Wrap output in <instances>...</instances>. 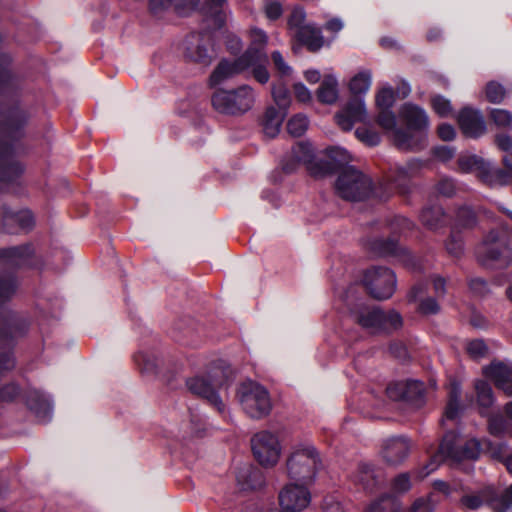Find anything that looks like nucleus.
<instances>
[{
	"label": "nucleus",
	"mask_w": 512,
	"mask_h": 512,
	"mask_svg": "<svg viewBox=\"0 0 512 512\" xmlns=\"http://www.w3.org/2000/svg\"><path fill=\"white\" fill-rule=\"evenodd\" d=\"M152 15L161 18L174 12L179 16H188L196 10L210 20L216 28H222L227 20V0H206L200 6V0H147Z\"/></svg>",
	"instance_id": "nucleus-1"
},
{
	"label": "nucleus",
	"mask_w": 512,
	"mask_h": 512,
	"mask_svg": "<svg viewBox=\"0 0 512 512\" xmlns=\"http://www.w3.org/2000/svg\"><path fill=\"white\" fill-rule=\"evenodd\" d=\"M34 255L33 246L30 243L8 248H0V269L20 268L29 266ZM19 288V280L12 272L0 274V304L8 303L16 295Z\"/></svg>",
	"instance_id": "nucleus-2"
},
{
	"label": "nucleus",
	"mask_w": 512,
	"mask_h": 512,
	"mask_svg": "<svg viewBox=\"0 0 512 512\" xmlns=\"http://www.w3.org/2000/svg\"><path fill=\"white\" fill-rule=\"evenodd\" d=\"M371 83L370 70H362L350 80L349 90L354 97L335 115L336 122L342 130L349 131L355 123L366 121L367 111L363 95L369 91Z\"/></svg>",
	"instance_id": "nucleus-3"
},
{
	"label": "nucleus",
	"mask_w": 512,
	"mask_h": 512,
	"mask_svg": "<svg viewBox=\"0 0 512 512\" xmlns=\"http://www.w3.org/2000/svg\"><path fill=\"white\" fill-rule=\"evenodd\" d=\"M424 167L419 159H410L405 164H395L389 168L386 178L375 188V198L387 200L394 193L408 195L412 190V179L418 177Z\"/></svg>",
	"instance_id": "nucleus-4"
},
{
	"label": "nucleus",
	"mask_w": 512,
	"mask_h": 512,
	"mask_svg": "<svg viewBox=\"0 0 512 512\" xmlns=\"http://www.w3.org/2000/svg\"><path fill=\"white\" fill-rule=\"evenodd\" d=\"M480 453V443L476 439L463 441L455 432H447L428 464L423 467L422 477L428 476L437 469L440 462L451 460L460 462L463 459H477Z\"/></svg>",
	"instance_id": "nucleus-5"
},
{
	"label": "nucleus",
	"mask_w": 512,
	"mask_h": 512,
	"mask_svg": "<svg viewBox=\"0 0 512 512\" xmlns=\"http://www.w3.org/2000/svg\"><path fill=\"white\" fill-rule=\"evenodd\" d=\"M352 320L373 335L391 334L403 325V319L394 309L383 310L379 306L360 305L351 311Z\"/></svg>",
	"instance_id": "nucleus-6"
},
{
	"label": "nucleus",
	"mask_w": 512,
	"mask_h": 512,
	"mask_svg": "<svg viewBox=\"0 0 512 512\" xmlns=\"http://www.w3.org/2000/svg\"><path fill=\"white\" fill-rule=\"evenodd\" d=\"M460 506L467 510H478L488 506L493 512H512V483L505 489L492 485L478 490H463Z\"/></svg>",
	"instance_id": "nucleus-7"
},
{
	"label": "nucleus",
	"mask_w": 512,
	"mask_h": 512,
	"mask_svg": "<svg viewBox=\"0 0 512 512\" xmlns=\"http://www.w3.org/2000/svg\"><path fill=\"white\" fill-rule=\"evenodd\" d=\"M321 466L319 453L311 444L293 447L286 461L288 477L303 484L313 483Z\"/></svg>",
	"instance_id": "nucleus-8"
},
{
	"label": "nucleus",
	"mask_w": 512,
	"mask_h": 512,
	"mask_svg": "<svg viewBox=\"0 0 512 512\" xmlns=\"http://www.w3.org/2000/svg\"><path fill=\"white\" fill-rule=\"evenodd\" d=\"M376 185L371 179L353 166L341 170L335 182V190L339 197L348 201H363L366 198H375Z\"/></svg>",
	"instance_id": "nucleus-9"
},
{
	"label": "nucleus",
	"mask_w": 512,
	"mask_h": 512,
	"mask_svg": "<svg viewBox=\"0 0 512 512\" xmlns=\"http://www.w3.org/2000/svg\"><path fill=\"white\" fill-rule=\"evenodd\" d=\"M255 102V92L248 85L234 90L219 89L211 97L213 108L226 115H242L249 111Z\"/></svg>",
	"instance_id": "nucleus-10"
},
{
	"label": "nucleus",
	"mask_w": 512,
	"mask_h": 512,
	"mask_svg": "<svg viewBox=\"0 0 512 512\" xmlns=\"http://www.w3.org/2000/svg\"><path fill=\"white\" fill-rule=\"evenodd\" d=\"M237 398L244 412L254 419L267 416L272 409L268 390L252 380L244 381L239 385Z\"/></svg>",
	"instance_id": "nucleus-11"
},
{
	"label": "nucleus",
	"mask_w": 512,
	"mask_h": 512,
	"mask_svg": "<svg viewBox=\"0 0 512 512\" xmlns=\"http://www.w3.org/2000/svg\"><path fill=\"white\" fill-rule=\"evenodd\" d=\"M188 390L205 400L220 415L226 416V405L220 395L225 383L217 378L216 371L206 376H195L186 381Z\"/></svg>",
	"instance_id": "nucleus-12"
},
{
	"label": "nucleus",
	"mask_w": 512,
	"mask_h": 512,
	"mask_svg": "<svg viewBox=\"0 0 512 512\" xmlns=\"http://www.w3.org/2000/svg\"><path fill=\"white\" fill-rule=\"evenodd\" d=\"M481 261L488 264H495L503 267L512 260V250L508 245L507 238L497 230H491L483 240L478 249Z\"/></svg>",
	"instance_id": "nucleus-13"
},
{
	"label": "nucleus",
	"mask_w": 512,
	"mask_h": 512,
	"mask_svg": "<svg viewBox=\"0 0 512 512\" xmlns=\"http://www.w3.org/2000/svg\"><path fill=\"white\" fill-rule=\"evenodd\" d=\"M362 281L368 293L377 300L390 298L396 288L395 273L387 267L374 266L367 269Z\"/></svg>",
	"instance_id": "nucleus-14"
},
{
	"label": "nucleus",
	"mask_w": 512,
	"mask_h": 512,
	"mask_svg": "<svg viewBox=\"0 0 512 512\" xmlns=\"http://www.w3.org/2000/svg\"><path fill=\"white\" fill-rule=\"evenodd\" d=\"M182 53L189 62L208 66L216 57L212 39L207 33L193 32L182 42Z\"/></svg>",
	"instance_id": "nucleus-15"
},
{
	"label": "nucleus",
	"mask_w": 512,
	"mask_h": 512,
	"mask_svg": "<svg viewBox=\"0 0 512 512\" xmlns=\"http://www.w3.org/2000/svg\"><path fill=\"white\" fill-rule=\"evenodd\" d=\"M255 459L264 467H273L279 460L281 447L278 438L269 431H261L251 439Z\"/></svg>",
	"instance_id": "nucleus-16"
},
{
	"label": "nucleus",
	"mask_w": 512,
	"mask_h": 512,
	"mask_svg": "<svg viewBox=\"0 0 512 512\" xmlns=\"http://www.w3.org/2000/svg\"><path fill=\"white\" fill-rule=\"evenodd\" d=\"M306 485L298 482L285 485L278 494L281 510L271 509L268 512H301L306 509L311 502V493Z\"/></svg>",
	"instance_id": "nucleus-17"
},
{
	"label": "nucleus",
	"mask_w": 512,
	"mask_h": 512,
	"mask_svg": "<svg viewBox=\"0 0 512 512\" xmlns=\"http://www.w3.org/2000/svg\"><path fill=\"white\" fill-rule=\"evenodd\" d=\"M350 160L351 156L346 149L330 147L325 150L323 157H318L314 163L310 164L309 173L317 178L324 177L336 172Z\"/></svg>",
	"instance_id": "nucleus-18"
},
{
	"label": "nucleus",
	"mask_w": 512,
	"mask_h": 512,
	"mask_svg": "<svg viewBox=\"0 0 512 512\" xmlns=\"http://www.w3.org/2000/svg\"><path fill=\"white\" fill-rule=\"evenodd\" d=\"M377 123L384 130L392 131V139L398 149L408 151L419 147L420 140L415 139L410 132L396 127V116L391 109H380Z\"/></svg>",
	"instance_id": "nucleus-19"
},
{
	"label": "nucleus",
	"mask_w": 512,
	"mask_h": 512,
	"mask_svg": "<svg viewBox=\"0 0 512 512\" xmlns=\"http://www.w3.org/2000/svg\"><path fill=\"white\" fill-rule=\"evenodd\" d=\"M424 383L417 380L396 381L386 388V394L393 401H404L414 406L424 403Z\"/></svg>",
	"instance_id": "nucleus-20"
},
{
	"label": "nucleus",
	"mask_w": 512,
	"mask_h": 512,
	"mask_svg": "<svg viewBox=\"0 0 512 512\" xmlns=\"http://www.w3.org/2000/svg\"><path fill=\"white\" fill-rule=\"evenodd\" d=\"M399 115L403 121H405L408 132H410L415 139L420 140V145L417 148L419 150L424 143V133L429 127V118L427 113L421 107L412 104L405 103L399 112ZM416 151V149L414 150Z\"/></svg>",
	"instance_id": "nucleus-21"
},
{
	"label": "nucleus",
	"mask_w": 512,
	"mask_h": 512,
	"mask_svg": "<svg viewBox=\"0 0 512 512\" xmlns=\"http://www.w3.org/2000/svg\"><path fill=\"white\" fill-rule=\"evenodd\" d=\"M411 442L407 437L394 436L384 440L382 456L391 465L401 464L409 455Z\"/></svg>",
	"instance_id": "nucleus-22"
},
{
	"label": "nucleus",
	"mask_w": 512,
	"mask_h": 512,
	"mask_svg": "<svg viewBox=\"0 0 512 512\" xmlns=\"http://www.w3.org/2000/svg\"><path fill=\"white\" fill-rule=\"evenodd\" d=\"M483 373L494 382L498 389L507 396H512V363L494 361L484 367Z\"/></svg>",
	"instance_id": "nucleus-23"
},
{
	"label": "nucleus",
	"mask_w": 512,
	"mask_h": 512,
	"mask_svg": "<svg viewBox=\"0 0 512 512\" xmlns=\"http://www.w3.org/2000/svg\"><path fill=\"white\" fill-rule=\"evenodd\" d=\"M457 119L461 131L467 137L478 138L486 132L485 120L478 110L463 108Z\"/></svg>",
	"instance_id": "nucleus-24"
},
{
	"label": "nucleus",
	"mask_w": 512,
	"mask_h": 512,
	"mask_svg": "<svg viewBox=\"0 0 512 512\" xmlns=\"http://www.w3.org/2000/svg\"><path fill=\"white\" fill-rule=\"evenodd\" d=\"M250 53H244L233 62L222 60L217 67L214 69L210 76V84L216 86L228 78L233 77L236 74L242 73L243 71L250 68L246 62Z\"/></svg>",
	"instance_id": "nucleus-25"
},
{
	"label": "nucleus",
	"mask_w": 512,
	"mask_h": 512,
	"mask_svg": "<svg viewBox=\"0 0 512 512\" xmlns=\"http://www.w3.org/2000/svg\"><path fill=\"white\" fill-rule=\"evenodd\" d=\"M27 407L43 422L49 421L52 415V402L49 396L38 390H29L25 394Z\"/></svg>",
	"instance_id": "nucleus-26"
},
{
	"label": "nucleus",
	"mask_w": 512,
	"mask_h": 512,
	"mask_svg": "<svg viewBox=\"0 0 512 512\" xmlns=\"http://www.w3.org/2000/svg\"><path fill=\"white\" fill-rule=\"evenodd\" d=\"M352 480L365 490H372L382 481V471L367 462H360L352 474Z\"/></svg>",
	"instance_id": "nucleus-27"
},
{
	"label": "nucleus",
	"mask_w": 512,
	"mask_h": 512,
	"mask_svg": "<svg viewBox=\"0 0 512 512\" xmlns=\"http://www.w3.org/2000/svg\"><path fill=\"white\" fill-rule=\"evenodd\" d=\"M366 247L375 256L409 257L407 251L399 245L395 238H373L367 241Z\"/></svg>",
	"instance_id": "nucleus-28"
},
{
	"label": "nucleus",
	"mask_w": 512,
	"mask_h": 512,
	"mask_svg": "<svg viewBox=\"0 0 512 512\" xmlns=\"http://www.w3.org/2000/svg\"><path fill=\"white\" fill-rule=\"evenodd\" d=\"M291 158L292 159L290 161L283 163V170L285 173L294 172L296 166L300 163L305 164L307 166V170L309 171L310 164L314 163L318 157L314 158L311 144L299 142L293 146Z\"/></svg>",
	"instance_id": "nucleus-29"
},
{
	"label": "nucleus",
	"mask_w": 512,
	"mask_h": 512,
	"mask_svg": "<svg viewBox=\"0 0 512 512\" xmlns=\"http://www.w3.org/2000/svg\"><path fill=\"white\" fill-rule=\"evenodd\" d=\"M267 41L268 37L263 30L259 28L251 29L250 46L245 51V53H250L249 57L246 59L249 66L259 61H267V54L265 53Z\"/></svg>",
	"instance_id": "nucleus-30"
},
{
	"label": "nucleus",
	"mask_w": 512,
	"mask_h": 512,
	"mask_svg": "<svg viewBox=\"0 0 512 512\" xmlns=\"http://www.w3.org/2000/svg\"><path fill=\"white\" fill-rule=\"evenodd\" d=\"M294 37L312 52L318 51L324 44V37L320 28L312 24H307L296 31Z\"/></svg>",
	"instance_id": "nucleus-31"
},
{
	"label": "nucleus",
	"mask_w": 512,
	"mask_h": 512,
	"mask_svg": "<svg viewBox=\"0 0 512 512\" xmlns=\"http://www.w3.org/2000/svg\"><path fill=\"white\" fill-rule=\"evenodd\" d=\"M478 178L490 187L504 186L510 182V174L498 167L492 165V163H485L484 167L481 168V172Z\"/></svg>",
	"instance_id": "nucleus-32"
},
{
	"label": "nucleus",
	"mask_w": 512,
	"mask_h": 512,
	"mask_svg": "<svg viewBox=\"0 0 512 512\" xmlns=\"http://www.w3.org/2000/svg\"><path fill=\"white\" fill-rule=\"evenodd\" d=\"M421 223L430 230H436L446 223V215L439 205H430L422 209L420 213Z\"/></svg>",
	"instance_id": "nucleus-33"
},
{
	"label": "nucleus",
	"mask_w": 512,
	"mask_h": 512,
	"mask_svg": "<svg viewBox=\"0 0 512 512\" xmlns=\"http://www.w3.org/2000/svg\"><path fill=\"white\" fill-rule=\"evenodd\" d=\"M339 97L338 80L335 75H325L318 90L317 98L321 103L333 104Z\"/></svg>",
	"instance_id": "nucleus-34"
},
{
	"label": "nucleus",
	"mask_w": 512,
	"mask_h": 512,
	"mask_svg": "<svg viewBox=\"0 0 512 512\" xmlns=\"http://www.w3.org/2000/svg\"><path fill=\"white\" fill-rule=\"evenodd\" d=\"M285 114L277 110L275 107H269L263 119V131L269 138H274L280 132V127Z\"/></svg>",
	"instance_id": "nucleus-35"
},
{
	"label": "nucleus",
	"mask_w": 512,
	"mask_h": 512,
	"mask_svg": "<svg viewBox=\"0 0 512 512\" xmlns=\"http://www.w3.org/2000/svg\"><path fill=\"white\" fill-rule=\"evenodd\" d=\"M475 390L480 413L484 415L495 402L492 387L486 381L478 380L475 383Z\"/></svg>",
	"instance_id": "nucleus-36"
},
{
	"label": "nucleus",
	"mask_w": 512,
	"mask_h": 512,
	"mask_svg": "<svg viewBox=\"0 0 512 512\" xmlns=\"http://www.w3.org/2000/svg\"><path fill=\"white\" fill-rule=\"evenodd\" d=\"M485 163L486 161L483 158L473 154L460 155L457 160L458 168L460 171L464 173L475 172L477 177L479 176L481 168L484 167Z\"/></svg>",
	"instance_id": "nucleus-37"
},
{
	"label": "nucleus",
	"mask_w": 512,
	"mask_h": 512,
	"mask_svg": "<svg viewBox=\"0 0 512 512\" xmlns=\"http://www.w3.org/2000/svg\"><path fill=\"white\" fill-rule=\"evenodd\" d=\"M461 387L458 383H452L449 391V401L445 409V418L454 420L460 411Z\"/></svg>",
	"instance_id": "nucleus-38"
},
{
	"label": "nucleus",
	"mask_w": 512,
	"mask_h": 512,
	"mask_svg": "<svg viewBox=\"0 0 512 512\" xmlns=\"http://www.w3.org/2000/svg\"><path fill=\"white\" fill-rule=\"evenodd\" d=\"M133 360L142 374L156 373L158 364L153 354L139 351L133 356Z\"/></svg>",
	"instance_id": "nucleus-39"
},
{
	"label": "nucleus",
	"mask_w": 512,
	"mask_h": 512,
	"mask_svg": "<svg viewBox=\"0 0 512 512\" xmlns=\"http://www.w3.org/2000/svg\"><path fill=\"white\" fill-rule=\"evenodd\" d=\"M369 512H400V503L394 496L386 494L369 506Z\"/></svg>",
	"instance_id": "nucleus-40"
},
{
	"label": "nucleus",
	"mask_w": 512,
	"mask_h": 512,
	"mask_svg": "<svg viewBox=\"0 0 512 512\" xmlns=\"http://www.w3.org/2000/svg\"><path fill=\"white\" fill-rule=\"evenodd\" d=\"M17 214L7 207L0 209V231L7 234H17Z\"/></svg>",
	"instance_id": "nucleus-41"
},
{
	"label": "nucleus",
	"mask_w": 512,
	"mask_h": 512,
	"mask_svg": "<svg viewBox=\"0 0 512 512\" xmlns=\"http://www.w3.org/2000/svg\"><path fill=\"white\" fill-rule=\"evenodd\" d=\"M309 121L306 116L298 114L287 123V131L294 137L302 136L308 128Z\"/></svg>",
	"instance_id": "nucleus-42"
},
{
	"label": "nucleus",
	"mask_w": 512,
	"mask_h": 512,
	"mask_svg": "<svg viewBox=\"0 0 512 512\" xmlns=\"http://www.w3.org/2000/svg\"><path fill=\"white\" fill-rule=\"evenodd\" d=\"M272 96L279 107L280 112L285 114L290 104V94L288 89L282 84L274 85L272 87Z\"/></svg>",
	"instance_id": "nucleus-43"
},
{
	"label": "nucleus",
	"mask_w": 512,
	"mask_h": 512,
	"mask_svg": "<svg viewBox=\"0 0 512 512\" xmlns=\"http://www.w3.org/2000/svg\"><path fill=\"white\" fill-rule=\"evenodd\" d=\"M457 226L463 228H473L477 224L475 212L469 207H461L456 214Z\"/></svg>",
	"instance_id": "nucleus-44"
},
{
	"label": "nucleus",
	"mask_w": 512,
	"mask_h": 512,
	"mask_svg": "<svg viewBox=\"0 0 512 512\" xmlns=\"http://www.w3.org/2000/svg\"><path fill=\"white\" fill-rule=\"evenodd\" d=\"M490 118L493 123L502 129H512V114L505 109H492Z\"/></svg>",
	"instance_id": "nucleus-45"
},
{
	"label": "nucleus",
	"mask_w": 512,
	"mask_h": 512,
	"mask_svg": "<svg viewBox=\"0 0 512 512\" xmlns=\"http://www.w3.org/2000/svg\"><path fill=\"white\" fill-rule=\"evenodd\" d=\"M394 101V90L390 85L381 88L376 95V105L379 109H391Z\"/></svg>",
	"instance_id": "nucleus-46"
},
{
	"label": "nucleus",
	"mask_w": 512,
	"mask_h": 512,
	"mask_svg": "<svg viewBox=\"0 0 512 512\" xmlns=\"http://www.w3.org/2000/svg\"><path fill=\"white\" fill-rule=\"evenodd\" d=\"M447 252L454 256L459 257L464 248L463 239L460 233L452 229L449 239L445 243Z\"/></svg>",
	"instance_id": "nucleus-47"
},
{
	"label": "nucleus",
	"mask_w": 512,
	"mask_h": 512,
	"mask_svg": "<svg viewBox=\"0 0 512 512\" xmlns=\"http://www.w3.org/2000/svg\"><path fill=\"white\" fill-rule=\"evenodd\" d=\"M505 88L496 81H490L486 85L485 94L488 101L500 103L505 97Z\"/></svg>",
	"instance_id": "nucleus-48"
},
{
	"label": "nucleus",
	"mask_w": 512,
	"mask_h": 512,
	"mask_svg": "<svg viewBox=\"0 0 512 512\" xmlns=\"http://www.w3.org/2000/svg\"><path fill=\"white\" fill-rule=\"evenodd\" d=\"M306 19V13L304 9L300 6H296L293 8L289 19H288V26L290 30H293L294 33L296 31H299L302 27H305L307 24H304Z\"/></svg>",
	"instance_id": "nucleus-49"
},
{
	"label": "nucleus",
	"mask_w": 512,
	"mask_h": 512,
	"mask_svg": "<svg viewBox=\"0 0 512 512\" xmlns=\"http://www.w3.org/2000/svg\"><path fill=\"white\" fill-rule=\"evenodd\" d=\"M507 421L501 414L490 416L488 420L489 432L494 436H501L507 430Z\"/></svg>",
	"instance_id": "nucleus-50"
},
{
	"label": "nucleus",
	"mask_w": 512,
	"mask_h": 512,
	"mask_svg": "<svg viewBox=\"0 0 512 512\" xmlns=\"http://www.w3.org/2000/svg\"><path fill=\"white\" fill-rule=\"evenodd\" d=\"M18 232L29 231L34 227L35 220L32 212L28 209H23L16 212Z\"/></svg>",
	"instance_id": "nucleus-51"
},
{
	"label": "nucleus",
	"mask_w": 512,
	"mask_h": 512,
	"mask_svg": "<svg viewBox=\"0 0 512 512\" xmlns=\"http://www.w3.org/2000/svg\"><path fill=\"white\" fill-rule=\"evenodd\" d=\"M355 135L361 142L371 147L380 143V135L365 127L357 128Z\"/></svg>",
	"instance_id": "nucleus-52"
},
{
	"label": "nucleus",
	"mask_w": 512,
	"mask_h": 512,
	"mask_svg": "<svg viewBox=\"0 0 512 512\" xmlns=\"http://www.w3.org/2000/svg\"><path fill=\"white\" fill-rule=\"evenodd\" d=\"M432 107L440 117H448L452 112V106L448 99L437 95L432 98Z\"/></svg>",
	"instance_id": "nucleus-53"
},
{
	"label": "nucleus",
	"mask_w": 512,
	"mask_h": 512,
	"mask_svg": "<svg viewBox=\"0 0 512 512\" xmlns=\"http://www.w3.org/2000/svg\"><path fill=\"white\" fill-rule=\"evenodd\" d=\"M468 354L475 359L484 357L488 352V347L481 339L472 340L467 344Z\"/></svg>",
	"instance_id": "nucleus-54"
},
{
	"label": "nucleus",
	"mask_w": 512,
	"mask_h": 512,
	"mask_svg": "<svg viewBox=\"0 0 512 512\" xmlns=\"http://www.w3.org/2000/svg\"><path fill=\"white\" fill-rule=\"evenodd\" d=\"M267 61H259L258 63L251 64L252 73L254 78L261 84H265L269 81L270 75L266 68Z\"/></svg>",
	"instance_id": "nucleus-55"
},
{
	"label": "nucleus",
	"mask_w": 512,
	"mask_h": 512,
	"mask_svg": "<svg viewBox=\"0 0 512 512\" xmlns=\"http://www.w3.org/2000/svg\"><path fill=\"white\" fill-rule=\"evenodd\" d=\"M432 495L420 497L414 501L410 512H433L435 504L431 499Z\"/></svg>",
	"instance_id": "nucleus-56"
},
{
	"label": "nucleus",
	"mask_w": 512,
	"mask_h": 512,
	"mask_svg": "<svg viewBox=\"0 0 512 512\" xmlns=\"http://www.w3.org/2000/svg\"><path fill=\"white\" fill-rule=\"evenodd\" d=\"M437 191L445 197H451L455 194L456 184L452 178H442L437 184Z\"/></svg>",
	"instance_id": "nucleus-57"
},
{
	"label": "nucleus",
	"mask_w": 512,
	"mask_h": 512,
	"mask_svg": "<svg viewBox=\"0 0 512 512\" xmlns=\"http://www.w3.org/2000/svg\"><path fill=\"white\" fill-rule=\"evenodd\" d=\"M20 395V388L15 383H9L0 389V399L2 401L10 402L15 400Z\"/></svg>",
	"instance_id": "nucleus-58"
},
{
	"label": "nucleus",
	"mask_w": 512,
	"mask_h": 512,
	"mask_svg": "<svg viewBox=\"0 0 512 512\" xmlns=\"http://www.w3.org/2000/svg\"><path fill=\"white\" fill-rule=\"evenodd\" d=\"M393 490L397 493H405L411 488L409 475L406 473L400 474L393 480Z\"/></svg>",
	"instance_id": "nucleus-59"
},
{
	"label": "nucleus",
	"mask_w": 512,
	"mask_h": 512,
	"mask_svg": "<svg viewBox=\"0 0 512 512\" xmlns=\"http://www.w3.org/2000/svg\"><path fill=\"white\" fill-rule=\"evenodd\" d=\"M440 306L435 298L427 297L422 299L419 304V310L421 313L429 315L438 313Z\"/></svg>",
	"instance_id": "nucleus-60"
},
{
	"label": "nucleus",
	"mask_w": 512,
	"mask_h": 512,
	"mask_svg": "<svg viewBox=\"0 0 512 512\" xmlns=\"http://www.w3.org/2000/svg\"><path fill=\"white\" fill-rule=\"evenodd\" d=\"M271 58L273 61V64L275 68L282 74V75H289L291 72V67L285 62L282 54L279 51H274L271 54Z\"/></svg>",
	"instance_id": "nucleus-61"
},
{
	"label": "nucleus",
	"mask_w": 512,
	"mask_h": 512,
	"mask_svg": "<svg viewBox=\"0 0 512 512\" xmlns=\"http://www.w3.org/2000/svg\"><path fill=\"white\" fill-rule=\"evenodd\" d=\"M282 12V5L278 1L267 2L265 5L266 16L271 20L278 19Z\"/></svg>",
	"instance_id": "nucleus-62"
},
{
	"label": "nucleus",
	"mask_w": 512,
	"mask_h": 512,
	"mask_svg": "<svg viewBox=\"0 0 512 512\" xmlns=\"http://www.w3.org/2000/svg\"><path fill=\"white\" fill-rule=\"evenodd\" d=\"M469 287L472 292L480 296L485 295L489 291L488 283L482 278L471 279Z\"/></svg>",
	"instance_id": "nucleus-63"
},
{
	"label": "nucleus",
	"mask_w": 512,
	"mask_h": 512,
	"mask_svg": "<svg viewBox=\"0 0 512 512\" xmlns=\"http://www.w3.org/2000/svg\"><path fill=\"white\" fill-rule=\"evenodd\" d=\"M294 93L300 102H309L312 97L310 90L301 82L294 84Z\"/></svg>",
	"instance_id": "nucleus-64"
}]
</instances>
